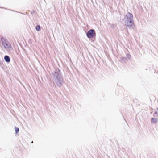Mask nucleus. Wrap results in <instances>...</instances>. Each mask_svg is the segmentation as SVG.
<instances>
[{"mask_svg": "<svg viewBox=\"0 0 158 158\" xmlns=\"http://www.w3.org/2000/svg\"><path fill=\"white\" fill-rule=\"evenodd\" d=\"M127 19L125 21V25L129 28L133 27L134 26L132 15L128 13L126 15Z\"/></svg>", "mask_w": 158, "mask_h": 158, "instance_id": "obj_1", "label": "nucleus"}, {"mask_svg": "<svg viewBox=\"0 0 158 158\" xmlns=\"http://www.w3.org/2000/svg\"><path fill=\"white\" fill-rule=\"evenodd\" d=\"M86 35L89 38H92L95 35V31L93 29H90L87 32Z\"/></svg>", "mask_w": 158, "mask_h": 158, "instance_id": "obj_2", "label": "nucleus"}, {"mask_svg": "<svg viewBox=\"0 0 158 158\" xmlns=\"http://www.w3.org/2000/svg\"><path fill=\"white\" fill-rule=\"evenodd\" d=\"M4 59L7 62H9L10 61V59L8 56H5L4 57Z\"/></svg>", "mask_w": 158, "mask_h": 158, "instance_id": "obj_3", "label": "nucleus"}, {"mask_svg": "<svg viewBox=\"0 0 158 158\" xmlns=\"http://www.w3.org/2000/svg\"><path fill=\"white\" fill-rule=\"evenodd\" d=\"M157 121V119L152 118L151 119V122L153 123H155Z\"/></svg>", "mask_w": 158, "mask_h": 158, "instance_id": "obj_4", "label": "nucleus"}, {"mask_svg": "<svg viewBox=\"0 0 158 158\" xmlns=\"http://www.w3.org/2000/svg\"><path fill=\"white\" fill-rule=\"evenodd\" d=\"M36 29L37 31H39L40 30V25H37L36 27Z\"/></svg>", "mask_w": 158, "mask_h": 158, "instance_id": "obj_5", "label": "nucleus"}, {"mask_svg": "<svg viewBox=\"0 0 158 158\" xmlns=\"http://www.w3.org/2000/svg\"><path fill=\"white\" fill-rule=\"evenodd\" d=\"M15 133L16 134L19 131V128L17 127H15Z\"/></svg>", "mask_w": 158, "mask_h": 158, "instance_id": "obj_6", "label": "nucleus"}]
</instances>
